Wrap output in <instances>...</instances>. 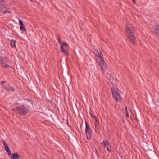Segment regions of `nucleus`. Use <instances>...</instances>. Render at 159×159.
<instances>
[{
  "mask_svg": "<svg viewBox=\"0 0 159 159\" xmlns=\"http://www.w3.org/2000/svg\"><path fill=\"white\" fill-rule=\"evenodd\" d=\"M126 34L130 42L134 45L136 44V39L135 36L134 28L131 25H126Z\"/></svg>",
  "mask_w": 159,
  "mask_h": 159,
  "instance_id": "obj_1",
  "label": "nucleus"
},
{
  "mask_svg": "<svg viewBox=\"0 0 159 159\" xmlns=\"http://www.w3.org/2000/svg\"><path fill=\"white\" fill-rule=\"evenodd\" d=\"M12 110L17 114L21 116L25 115L28 112V108L24 105L17 107L16 108H14Z\"/></svg>",
  "mask_w": 159,
  "mask_h": 159,
  "instance_id": "obj_2",
  "label": "nucleus"
},
{
  "mask_svg": "<svg viewBox=\"0 0 159 159\" xmlns=\"http://www.w3.org/2000/svg\"><path fill=\"white\" fill-rule=\"evenodd\" d=\"M85 132L87 139L88 140H89L91 139L92 136V131L86 121H85Z\"/></svg>",
  "mask_w": 159,
  "mask_h": 159,
  "instance_id": "obj_3",
  "label": "nucleus"
},
{
  "mask_svg": "<svg viewBox=\"0 0 159 159\" xmlns=\"http://www.w3.org/2000/svg\"><path fill=\"white\" fill-rule=\"evenodd\" d=\"M111 92L112 95L115 99L117 101L120 99V95L118 91H117L114 87L111 88Z\"/></svg>",
  "mask_w": 159,
  "mask_h": 159,
  "instance_id": "obj_4",
  "label": "nucleus"
},
{
  "mask_svg": "<svg viewBox=\"0 0 159 159\" xmlns=\"http://www.w3.org/2000/svg\"><path fill=\"white\" fill-rule=\"evenodd\" d=\"M0 63L2 66L5 68H7L9 67L8 65V60L5 57H1L0 58Z\"/></svg>",
  "mask_w": 159,
  "mask_h": 159,
  "instance_id": "obj_5",
  "label": "nucleus"
},
{
  "mask_svg": "<svg viewBox=\"0 0 159 159\" xmlns=\"http://www.w3.org/2000/svg\"><path fill=\"white\" fill-rule=\"evenodd\" d=\"M99 64L100 65V67L102 72L104 73H106L107 71V66L104 60L100 61Z\"/></svg>",
  "mask_w": 159,
  "mask_h": 159,
  "instance_id": "obj_6",
  "label": "nucleus"
},
{
  "mask_svg": "<svg viewBox=\"0 0 159 159\" xmlns=\"http://www.w3.org/2000/svg\"><path fill=\"white\" fill-rule=\"evenodd\" d=\"M64 46H65L67 47H68L69 46V45L67 43H62V45H61V49L62 51L63 52L65 53L66 55H68L69 53L67 52V51L66 50H65L63 47Z\"/></svg>",
  "mask_w": 159,
  "mask_h": 159,
  "instance_id": "obj_7",
  "label": "nucleus"
},
{
  "mask_svg": "<svg viewBox=\"0 0 159 159\" xmlns=\"http://www.w3.org/2000/svg\"><path fill=\"white\" fill-rule=\"evenodd\" d=\"M20 158V156L17 153H13L11 156V159H19Z\"/></svg>",
  "mask_w": 159,
  "mask_h": 159,
  "instance_id": "obj_8",
  "label": "nucleus"
},
{
  "mask_svg": "<svg viewBox=\"0 0 159 159\" xmlns=\"http://www.w3.org/2000/svg\"><path fill=\"white\" fill-rule=\"evenodd\" d=\"M20 25V30L23 31L24 30L26 31V29L25 28V25L23 23L22 21L20 19H19Z\"/></svg>",
  "mask_w": 159,
  "mask_h": 159,
  "instance_id": "obj_9",
  "label": "nucleus"
},
{
  "mask_svg": "<svg viewBox=\"0 0 159 159\" xmlns=\"http://www.w3.org/2000/svg\"><path fill=\"white\" fill-rule=\"evenodd\" d=\"M3 87L6 90L8 91L14 92L15 91V88L11 86H9L8 87L3 86Z\"/></svg>",
  "mask_w": 159,
  "mask_h": 159,
  "instance_id": "obj_10",
  "label": "nucleus"
},
{
  "mask_svg": "<svg viewBox=\"0 0 159 159\" xmlns=\"http://www.w3.org/2000/svg\"><path fill=\"white\" fill-rule=\"evenodd\" d=\"M95 131L96 132H97L98 131H99L100 129V125L99 124V123H95Z\"/></svg>",
  "mask_w": 159,
  "mask_h": 159,
  "instance_id": "obj_11",
  "label": "nucleus"
},
{
  "mask_svg": "<svg viewBox=\"0 0 159 159\" xmlns=\"http://www.w3.org/2000/svg\"><path fill=\"white\" fill-rule=\"evenodd\" d=\"M3 146L5 151L7 152L11 150L9 148L7 144L5 142L4 140H3Z\"/></svg>",
  "mask_w": 159,
  "mask_h": 159,
  "instance_id": "obj_12",
  "label": "nucleus"
},
{
  "mask_svg": "<svg viewBox=\"0 0 159 159\" xmlns=\"http://www.w3.org/2000/svg\"><path fill=\"white\" fill-rule=\"evenodd\" d=\"M16 40L12 39L11 40V41L10 43V44L11 45V47L12 48L16 47Z\"/></svg>",
  "mask_w": 159,
  "mask_h": 159,
  "instance_id": "obj_13",
  "label": "nucleus"
},
{
  "mask_svg": "<svg viewBox=\"0 0 159 159\" xmlns=\"http://www.w3.org/2000/svg\"><path fill=\"white\" fill-rule=\"evenodd\" d=\"M101 143L104 145V147H108V146L110 144V143L108 141L105 140H104Z\"/></svg>",
  "mask_w": 159,
  "mask_h": 159,
  "instance_id": "obj_14",
  "label": "nucleus"
},
{
  "mask_svg": "<svg viewBox=\"0 0 159 159\" xmlns=\"http://www.w3.org/2000/svg\"><path fill=\"white\" fill-rule=\"evenodd\" d=\"M57 39L58 41V42H59V43H60L61 45H62V43H62V41L61 39L60 36L58 34H57Z\"/></svg>",
  "mask_w": 159,
  "mask_h": 159,
  "instance_id": "obj_15",
  "label": "nucleus"
},
{
  "mask_svg": "<svg viewBox=\"0 0 159 159\" xmlns=\"http://www.w3.org/2000/svg\"><path fill=\"white\" fill-rule=\"evenodd\" d=\"M97 52L98 53V57H100L101 59L100 61L104 60L103 58L102 57V54L101 52H100V53L98 52V51H97Z\"/></svg>",
  "mask_w": 159,
  "mask_h": 159,
  "instance_id": "obj_16",
  "label": "nucleus"
},
{
  "mask_svg": "<svg viewBox=\"0 0 159 159\" xmlns=\"http://www.w3.org/2000/svg\"><path fill=\"white\" fill-rule=\"evenodd\" d=\"M5 5V3L3 0H0V6H2L4 7Z\"/></svg>",
  "mask_w": 159,
  "mask_h": 159,
  "instance_id": "obj_17",
  "label": "nucleus"
},
{
  "mask_svg": "<svg viewBox=\"0 0 159 159\" xmlns=\"http://www.w3.org/2000/svg\"><path fill=\"white\" fill-rule=\"evenodd\" d=\"M6 8V5H5L4 7H3V6H0V12H2L3 11L4 8Z\"/></svg>",
  "mask_w": 159,
  "mask_h": 159,
  "instance_id": "obj_18",
  "label": "nucleus"
},
{
  "mask_svg": "<svg viewBox=\"0 0 159 159\" xmlns=\"http://www.w3.org/2000/svg\"><path fill=\"white\" fill-rule=\"evenodd\" d=\"M93 118H95V123H99V121H98V120H97V118H96V117L95 116H93Z\"/></svg>",
  "mask_w": 159,
  "mask_h": 159,
  "instance_id": "obj_19",
  "label": "nucleus"
},
{
  "mask_svg": "<svg viewBox=\"0 0 159 159\" xmlns=\"http://www.w3.org/2000/svg\"><path fill=\"white\" fill-rule=\"evenodd\" d=\"M7 13H11V12L10 11H4L3 12V13H4V14H6Z\"/></svg>",
  "mask_w": 159,
  "mask_h": 159,
  "instance_id": "obj_20",
  "label": "nucleus"
},
{
  "mask_svg": "<svg viewBox=\"0 0 159 159\" xmlns=\"http://www.w3.org/2000/svg\"><path fill=\"white\" fill-rule=\"evenodd\" d=\"M7 152L8 155L9 156H11V150H10L9 151H8V152Z\"/></svg>",
  "mask_w": 159,
  "mask_h": 159,
  "instance_id": "obj_21",
  "label": "nucleus"
},
{
  "mask_svg": "<svg viewBox=\"0 0 159 159\" xmlns=\"http://www.w3.org/2000/svg\"><path fill=\"white\" fill-rule=\"evenodd\" d=\"M95 149V153H96V154L98 155V156H99V155H98V150H97V149Z\"/></svg>",
  "mask_w": 159,
  "mask_h": 159,
  "instance_id": "obj_22",
  "label": "nucleus"
},
{
  "mask_svg": "<svg viewBox=\"0 0 159 159\" xmlns=\"http://www.w3.org/2000/svg\"><path fill=\"white\" fill-rule=\"evenodd\" d=\"M90 115H91V117H93V116H95V115H93V114L92 112H90Z\"/></svg>",
  "mask_w": 159,
  "mask_h": 159,
  "instance_id": "obj_23",
  "label": "nucleus"
},
{
  "mask_svg": "<svg viewBox=\"0 0 159 159\" xmlns=\"http://www.w3.org/2000/svg\"><path fill=\"white\" fill-rule=\"evenodd\" d=\"M126 116L127 117H128L129 116V113L128 112V111H127L126 112Z\"/></svg>",
  "mask_w": 159,
  "mask_h": 159,
  "instance_id": "obj_24",
  "label": "nucleus"
},
{
  "mask_svg": "<svg viewBox=\"0 0 159 159\" xmlns=\"http://www.w3.org/2000/svg\"><path fill=\"white\" fill-rule=\"evenodd\" d=\"M110 78H111V79H110V78L109 79V80H110V81H111V80H114V78L112 77H111L110 76Z\"/></svg>",
  "mask_w": 159,
  "mask_h": 159,
  "instance_id": "obj_25",
  "label": "nucleus"
},
{
  "mask_svg": "<svg viewBox=\"0 0 159 159\" xmlns=\"http://www.w3.org/2000/svg\"><path fill=\"white\" fill-rule=\"evenodd\" d=\"M107 148V150L108 151H110L111 152V149H110L108 148V147H106Z\"/></svg>",
  "mask_w": 159,
  "mask_h": 159,
  "instance_id": "obj_26",
  "label": "nucleus"
},
{
  "mask_svg": "<svg viewBox=\"0 0 159 159\" xmlns=\"http://www.w3.org/2000/svg\"><path fill=\"white\" fill-rule=\"evenodd\" d=\"M125 111L126 112L127 111H128L127 110V107H126L125 108Z\"/></svg>",
  "mask_w": 159,
  "mask_h": 159,
  "instance_id": "obj_27",
  "label": "nucleus"
},
{
  "mask_svg": "<svg viewBox=\"0 0 159 159\" xmlns=\"http://www.w3.org/2000/svg\"><path fill=\"white\" fill-rule=\"evenodd\" d=\"M133 2L134 3H135L136 2V1L135 0H132Z\"/></svg>",
  "mask_w": 159,
  "mask_h": 159,
  "instance_id": "obj_28",
  "label": "nucleus"
},
{
  "mask_svg": "<svg viewBox=\"0 0 159 159\" xmlns=\"http://www.w3.org/2000/svg\"><path fill=\"white\" fill-rule=\"evenodd\" d=\"M2 84H4V83H5V81H2Z\"/></svg>",
  "mask_w": 159,
  "mask_h": 159,
  "instance_id": "obj_29",
  "label": "nucleus"
},
{
  "mask_svg": "<svg viewBox=\"0 0 159 159\" xmlns=\"http://www.w3.org/2000/svg\"><path fill=\"white\" fill-rule=\"evenodd\" d=\"M30 1H31V0H30Z\"/></svg>",
  "mask_w": 159,
  "mask_h": 159,
  "instance_id": "obj_30",
  "label": "nucleus"
},
{
  "mask_svg": "<svg viewBox=\"0 0 159 159\" xmlns=\"http://www.w3.org/2000/svg\"><path fill=\"white\" fill-rule=\"evenodd\" d=\"M30 1H31V0H30Z\"/></svg>",
  "mask_w": 159,
  "mask_h": 159,
  "instance_id": "obj_31",
  "label": "nucleus"
},
{
  "mask_svg": "<svg viewBox=\"0 0 159 159\" xmlns=\"http://www.w3.org/2000/svg\"><path fill=\"white\" fill-rule=\"evenodd\" d=\"M30 1H31V0H30Z\"/></svg>",
  "mask_w": 159,
  "mask_h": 159,
  "instance_id": "obj_32",
  "label": "nucleus"
},
{
  "mask_svg": "<svg viewBox=\"0 0 159 159\" xmlns=\"http://www.w3.org/2000/svg\"><path fill=\"white\" fill-rule=\"evenodd\" d=\"M158 107H159V105L158 106Z\"/></svg>",
  "mask_w": 159,
  "mask_h": 159,
  "instance_id": "obj_33",
  "label": "nucleus"
}]
</instances>
